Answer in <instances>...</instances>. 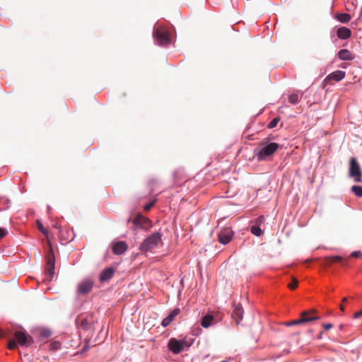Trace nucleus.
Returning <instances> with one entry per match:
<instances>
[{
  "label": "nucleus",
  "instance_id": "1",
  "mask_svg": "<svg viewBox=\"0 0 362 362\" xmlns=\"http://www.w3.org/2000/svg\"><path fill=\"white\" fill-rule=\"evenodd\" d=\"M279 146L274 142L262 144L255 148L254 156L258 161L266 160L277 151Z\"/></svg>",
  "mask_w": 362,
  "mask_h": 362
},
{
  "label": "nucleus",
  "instance_id": "2",
  "mask_svg": "<svg viewBox=\"0 0 362 362\" xmlns=\"http://www.w3.org/2000/svg\"><path fill=\"white\" fill-rule=\"evenodd\" d=\"M161 237L162 235L160 233H153L143 241L139 247L140 250L142 252H148L158 247L161 243Z\"/></svg>",
  "mask_w": 362,
  "mask_h": 362
},
{
  "label": "nucleus",
  "instance_id": "3",
  "mask_svg": "<svg viewBox=\"0 0 362 362\" xmlns=\"http://www.w3.org/2000/svg\"><path fill=\"white\" fill-rule=\"evenodd\" d=\"M349 176L353 178L356 182H362V169L354 157L351 158L349 160Z\"/></svg>",
  "mask_w": 362,
  "mask_h": 362
},
{
  "label": "nucleus",
  "instance_id": "4",
  "mask_svg": "<svg viewBox=\"0 0 362 362\" xmlns=\"http://www.w3.org/2000/svg\"><path fill=\"white\" fill-rule=\"evenodd\" d=\"M316 310L313 309L310 311H303L300 313V318L298 320L290 321L286 323L287 326L292 325H298L303 323L309 322L313 320H317L320 319V317L317 315H315L316 313Z\"/></svg>",
  "mask_w": 362,
  "mask_h": 362
},
{
  "label": "nucleus",
  "instance_id": "5",
  "mask_svg": "<svg viewBox=\"0 0 362 362\" xmlns=\"http://www.w3.org/2000/svg\"><path fill=\"white\" fill-rule=\"evenodd\" d=\"M49 252L47 255V265H46V275L47 276V279L51 281L54 274V264H55V258L54 255V251L52 247L51 244L49 243Z\"/></svg>",
  "mask_w": 362,
  "mask_h": 362
},
{
  "label": "nucleus",
  "instance_id": "6",
  "mask_svg": "<svg viewBox=\"0 0 362 362\" xmlns=\"http://www.w3.org/2000/svg\"><path fill=\"white\" fill-rule=\"evenodd\" d=\"M168 348L174 354L180 353L185 347H189V344L185 340H177L175 338H171L168 341Z\"/></svg>",
  "mask_w": 362,
  "mask_h": 362
},
{
  "label": "nucleus",
  "instance_id": "7",
  "mask_svg": "<svg viewBox=\"0 0 362 362\" xmlns=\"http://www.w3.org/2000/svg\"><path fill=\"white\" fill-rule=\"evenodd\" d=\"M14 337L17 343L23 346H29L34 342L33 337L23 331L15 332Z\"/></svg>",
  "mask_w": 362,
  "mask_h": 362
},
{
  "label": "nucleus",
  "instance_id": "8",
  "mask_svg": "<svg viewBox=\"0 0 362 362\" xmlns=\"http://www.w3.org/2000/svg\"><path fill=\"white\" fill-rule=\"evenodd\" d=\"M153 35L159 45H163L170 42L169 33L162 27L157 28L153 33Z\"/></svg>",
  "mask_w": 362,
  "mask_h": 362
},
{
  "label": "nucleus",
  "instance_id": "9",
  "mask_svg": "<svg viewBox=\"0 0 362 362\" xmlns=\"http://www.w3.org/2000/svg\"><path fill=\"white\" fill-rule=\"evenodd\" d=\"M132 223L136 228H139L144 230H148L152 226L151 221L141 215L138 214L133 219Z\"/></svg>",
  "mask_w": 362,
  "mask_h": 362
},
{
  "label": "nucleus",
  "instance_id": "10",
  "mask_svg": "<svg viewBox=\"0 0 362 362\" xmlns=\"http://www.w3.org/2000/svg\"><path fill=\"white\" fill-rule=\"evenodd\" d=\"M233 236V231L229 228L221 230L218 234V241L223 245L228 244Z\"/></svg>",
  "mask_w": 362,
  "mask_h": 362
},
{
  "label": "nucleus",
  "instance_id": "11",
  "mask_svg": "<svg viewBox=\"0 0 362 362\" xmlns=\"http://www.w3.org/2000/svg\"><path fill=\"white\" fill-rule=\"evenodd\" d=\"M128 248L127 244L124 241H118L112 245V252L116 255L124 254Z\"/></svg>",
  "mask_w": 362,
  "mask_h": 362
},
{
  "label": "nucleus",
  "instance_id": "12",
  "mask_svg": "<svg viewBox=\"0 0 362 362\" xmlns=\"http://www.w3.org/2000/svg\"><path fill=\"white\" fill-rule=\"evenodd\" d=\"M93 286V282L90 280H85L81 282L78 286V292L81 294H86L90 292Z\"/></svg>",
  "mask_w": 362,
  "mask_h": 362
},
{
  "label": "nucleus",
  "instance_id": "13",
  "mask_svg": "<svg viewBox=\"0 0 362 362\" xmlns=\"http://www.w3.org/2000/svg\"><path fill=\"white\" fill-rule=\"evenodd\" d=\"M76 325L80 329L88 330L92 327L91 322L83 316H79L76 320Z\"/></svg>",
  "mask_w": 362,
  "mask_h": 362
},
{
  "label": "nucleus",
  "instance_id": "14",
  "mask_svg": "<svg viewBox=\"0 0 362 362\" xmlns=\"http://www.w3.org/2000/svg\"><path fill=\"white\" fill-rule=\"evenodd\" d=\"M115 274V269L112 267H108L103 269L100 274V281L101 282L108 281L111 279Z\"/></svg>",
  "mask_w": 362,
  "mask_h": 362
},
{
  "label": "nucleus",
  "instance_id": "15",
  "mask_svg": "<svg viewBox=\"0 0 362 362\" xmlns=\"http://www.w3.org/2000/svg\"><path fill=\"white\" fill-rule=\"evenodd\" d=\"M179 308H175L166 317H165L161 322L163 327L168 326L173 322L175 317L180 313Z\"/></svg>",
  "mask_w": 362,
  "mask_h": 362
},
{
  "label": "nucleus",
  "instance_id": "16",
  "mask_svg": "<svg viewBox=\"0 0 362 362\" xmlns=\"http://www.w3.org/2000/svg\"><path fill=\"white\" fill-rule=\"evenodd\" d=\"M243 309L240 305H234L232 317L235 319L237 324L243 319Z\"/></svg>",
  "mask_w": 362,
  "mask_h": 362
},
{
  "label": "nucleus",
  "instance_id": "17",
  "mask_svg": "<svg viewBox=\"0 0 362 362\" xmlns=\"http://www.w3.org/2000/svg\"><path fill=\"white\" fill-rule=\"evenodd\" d=\"M337 35L339 39L346 40L351 37V31L346 27H341L337 31Z\"/></svg>",
  "mask_w": 362,
  "mask_h": 362
},
{
  "label": "nucleus",
  "instance_id": "18",
  "mask_svg": "<svg viewBox=\"0 0 362 362\" xmlns=\"http://www.w3.org/2000/svg\"><path fill=\"white\" fill-rule=\"evenodd\" d=\"M345 76V72L343 71H335L329 74L325 80H334L335 81H340Z\"/></svg>",
  "mask_w": 362,
  "mask_h": 362
},
{
  "label": "nucleus",
  "instance_id": "19",
  "mask_svg": "<svg viewBox=\"0 0 362 362\" xmlns=\"http://www.w3.org/2000/svg\"><path fill=\"white\" fill-rule=\"evenodd\" d=\"M338 57L341 60H352L354 59V56L351 52L345 49L339 51Z\"/></svg>",
  "mask_w": 362,
  "mask_h": 362
},
{
  "label": "nucleus",
  "instance_id": "20",
  "mask_svg": "<svg viewBox=\"0 0 362 362\" xmlns=\"http://www.w3.org/2000/svg\"><path fill=\"white\" fill-rule=\"evenodd\" d=\"M214 320L215 319L213 315H206L202 318L201 325L204 328H208L214 323Z\"/></svg>",
  "mask_w": 362,
  "mask_h": 362
},
{
  "label": "nucleus",
  "instance_id": "21",
  "mask_svg": "<svg viewBox=\"0 0 362 362\" xmlns=\"http://www.w3.org/2000/svg\"><path fill=\"white\" fill-rule=\"evenodd\" d=\"M336 18L343 23H346L351 20V16L348 13H338L336 15Z\"/></svg>",
  "mask_w": 362,
  "mask_h": 362
},
{
  "label": "nucleus",
  "instance_id": "22",
  "mask_svg": "<svg viewBox=\"0 0 362 362\" xmlns=\"http://www.w3.org/2000/svg\"><path fill=\"white\" fill-rule=\"evenodd\" d=\"M250 230L253 235H255L257 237H259L262 235V230L258 226H252L251 227Z\"/></svg>",
  "mask_w": 362,
  "mask_h": 362
},
{
  "label": "nucleus",
  "instance_id": "23",
  "mask_svg": "<svg viewBox=\"0 0 362 362\" xmlns=\"http://www.w3.org/2000/svg\"><path fill=\"white\" fill-rule=\"evenodd\" d=\"M351 191L358 197H362V187L354 185L351 187Z\"/></svg>",
  "mask_w": 362,
  "mask_h": 362
},
{
  "label": "nucleus",
  "instance_id": "24",
  "mask_svg": "<svg viewBox=\"0 0 362 362\" xmlns=\"http://www.w3.org/2000/svg\"><path fill=\"white\" fill-rule=\"evenodd\" d=\"M332 259L333 260V263L338 262V263H341L343 265H345L347 262V259H344L341 256H332Z\"/></svg>",
  "mask_w": 362,
  "mask_h": 362
},
{
  "label": "nucleus",
  "instance_id": "25",
  "mask_svg": "<svg viewBox=\"0 0 362 362\" xmlns=\"http://www.w3.org/2000/svg\"><path fill=\"white\" fill-rule=\"evenodd\" d=\"M40 335L42 338H48L51 336V332L48 329H42L40 330Z\"/></svg>",
  "mask_w": 362,
  "mask_h": 362
},
{
  "label": "nucleus",
  "instance_id": "26",
  "mask_svg": "<svg viewBox=\"0 0 362 362\" xmlns=\"http://www.w3.org/2000/svg\"><path fill=\"white\" fill-rule=\"evenodd\" d=\"M288 101L291 104H296L299 101L298 95L297 94H292L288 98Z\"/></svg>",
  "mask_w": 362,
  "mask_h": 362
},
{
  "label": "nucleus",
  "instance_id": "27",
  "mask_svg": "<svg viewBox=\"0 0 362 362\" xmlns=\"http://www.w3.org/2000/svg\"><path fill=\"white\" fill-rule=\"evenodd\" d=\"M280 121V118L279 117H276L274 119H273L267 125V127L269 129H272L274 127H275L277 124L279 123V122Z\"/></svg>",
  "mask_w": 362,
  "mask_h": 362
},
{
  "label": "nucleus",
  "instance_id": "28",
  "mask_svg": "<svg viewBox=\"0 0 362 362\" xmlns=\"http://www.w3.org/2000/svg\"><path fill=\"white\" fill-rule=\"evenodd\" d=\"M49 348L51 350L57 351L61 348V344L59 341H53L50 343Z\"/></svg>",
  "mask_w": 362,
  "mask_h": 362
},
{
  "label": "nucleus",
  "instance_id": "29",
  "mask_svg": "<svg viewBox=\"0 0 362 362\" xmlns=\"http://www.w3.org/2000/svg\"><path fill=\"white\" fill-rule=\"evenodd\" d=\"M298 285V281L296 278L292 277V281L291 284H289L288 285V287L290 289L293 290L297 288Z\"/></svg>",
  "mask_w": 362,
  "mask_h": 362
},
{
  "label": "nucleus",
  "instance_id": "30",
  "mask_svg": "<svg viewBox=\"0 0 362 362\" xmlns=\"http://www.w3.org/2000/svg\"><path fill=\"white\" fill-rule=\"evenodd\" d=\"M37 227L44 235L47 234V230L44 228L42 223L40 221H37Z\"/></svg>",
  "mask_w": 362,
  "mask_h": 362
},
{
  "label": "nucleus",
  "instance_id": "31",
  "mask_svg": "<svg viewBox=\"0 0 362 362\" xmlns=\"http://www.w3.org/2000/svg\"><path fill=\"white\" fill-rule=\"evenodd\" d=\"M332 259V257H326L324 258L323 259V264L325 266H329L331 264L333 263V260Z\"/></svg>",
  "mask_w": 362,
  "mask_h": 362
},
{
  "label": "nucleus",
  "instance_id": "32",
  "mask_svg": "<svg viewBox=\"0 0 362 362\" xmlns=\"http://www.w3.org/2000/svg\"><path fill=\"white\" fill-rule=\"evenodd\" d=\"M156 202V199H154V200H153L152 202H151L148 203L147 204H146V205L144 206V209L145 211H149V210H150V209L153 206V205L155 204Z\"/></svg>",
  "mask_w": 362,
  "mask_h": 362
},
{
  "label": "nucleus",
  "instance_id": "33",
  "mask_svg": "<svg viewBox=\"0 0 362 362\" xmlns=\"http://www.w3.org/2000/svg\"><path fill=\"white\" fill-rule=\"evenodd\" d=\"M16 346H17V341H16V339H13V340H11L8 342V348L9 349H14Z\"/></svg>",
  "mask_w": 362,
  "mask_h": 362
},
{
  "label": "nucleus",
  "instance_id": "34",
  "mask_svg": "<svg viewBox=\"0 0 362 362\" xmlns=\"http://www.w3.org/2000/svg\"><path fill=\"white\" fill-rule=\"evenodd\" d=\"M361 256H362V253L360 251H354L350 255L351 257H359Z\"/></svg>",
  "mask_w": 362,
  "mask_h": 362
},
{
  "label": "nucleus",
  "instance_id": "35",
  "mask_svg": "<svg viewBox=\"0 0 362 362\" xmlns=\"http://www.w3.org/2000/svg\"><path fill=\"white\" fill-rule=\"evenodd\" d=\"M7 233L8 232L5 228H0V239L6 236Z\"/></svg>",
  "mask_w": 362,
  "mask_h": 362
},
{
  "label": "nucleus",
  "instance_id": "36",
  "mask_svg": "<svg viewBox=\"0 0 362 362\" xmlns=\"http://www.w3.org/2000/svg\"><path fill=\"white\" fill-rule=\"evenodd\" d=\"M322 327H324L325 329L328 330V329H330L331 328H332L333 325L331 323H327V324H323Z\"/></svg>",
  "mask_w": 362,
  "mask_h": 362
},
{
  "label": "nucleus",
  "instance_id": "37",
  "mask_svg": "<svg viewBox=\"0 0 362 362\" xmlns=\"http://www.w3.org/2000/svg\"><path fill=\"white\" fill-rule=\"evenodd\" d=\"M361 316H362V310H361L358 312H356L354 315V318H358Z\"/></svg>",
  "mask_w": 362,
  "mask_h": 362
},
{
  "label": "nucleus",
  "instance_id": "38",
  "mask_svg": "<svg viewBox=\"0 0 362 362\" xmlns=\"http://www.w3.org/2000/svg\"><path fill=\"white\" fill-rule=\"evenodd\" d=\"M89 349V346H87V345H85L83 347V351H86L87 350H88Z\"/></svg>",
  "mask_w": 362,
  "mask_h": 362
},
{
  "label": "nucleus",
  "instance_id": "39",
  "mask_svg": "<svg viewBox=\"0 0 362 362\" xmlns=\"http://www.w3.org/2000/svg\"><path fill=\"white\" fill-rule=\"evenodd\" d=\"M339 308H340V310H341V311H344V305H340Z\"/></svg>",
  "mask_w": 362,
  "mask_h": 362
},
{
  "label": "nucleus",
  "instance_id": "40",
  "mask_svg": "<svg viewBox=\"0 0 362 362\" xmlns=\"http://www.w3.org/2000/svg\"><path fill=\"white\" fill-rule=\"evenodd\" d=\"M346 300H347V298H344L342 299V303H344V302H346Z\"/></svg>",
  "mask_w": 362,
  "mask_h": 362
},
{
  "label": "nucleus",
  "instance_id": "41",
  "mask_svg": "<svg viewBox=\"0 0 362 362\" xmlns=\"http://www.w3.org/2000/svg\"><path fill=\"white\" fill-rule=\"evenodd\" d=\"M322 332H320V333L319 334V336H318V338H319V339H321V337H322Z\"/></svg>",
  "mask_w": 362,
  "mask_h": 362
},
{
  "label": "nucleus",
  "instance_id": "42",
  "mask_svg": "<svg viewBox=\"0 0 362 362\" xmlns=\"http://www.w3.org/2000/svg\"><path fill=\"white\" fill-rule=\"evenodd\" d=\"M343 328V326L342 325H340L339 326V329H341Z\"/></svg>",
  "mask_w": 362,
  "mask_h": 362
},
{
  "label": "nucleus",
  "instance_id": "43",
  "mask_svg": "<svg viewBox=\"0 0 362 362\" xmlns=\"http://www.w3.org/2000/svg\"><path fill=\"white\" fill-rule=\"evenodd\" d=\"M262 219H263V218L259 217V221H262Z\"/></svg>",
  "mask_w": 362,
  "mask_h": 362
}]
</instances>
